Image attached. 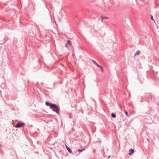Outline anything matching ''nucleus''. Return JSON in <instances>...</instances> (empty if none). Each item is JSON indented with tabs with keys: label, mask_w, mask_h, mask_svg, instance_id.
Here are the masks:
<instances>
[{
	"label": "nucleus",
	"mask_w": 159,
	"mask_h": 159,
	"mask_svg": "<svg viewBox=\"0 0 159 159\" xmlns=\"http://www.w3.org/2000/svg\"><path fill=\"white\" fill-rule=\"evenodd\" d=\"M47 106H49L50 108L53 111L57 113H58L59 110L58 107L55 104H52L49 102H46L45 103Z\"/></svg>",
	"instance_id": "f257e3e1"
},
{
	"label": "nucleus",
	"mask_w": 159,
	"mask_h": 159,
	"mask_svg": "<svg viewBox=\"0 0 159 159\" xmlns=\"http://www.w3.org/2000/svg\"><path fill=\"white\" fill-rule=\"evenodd\" d=\"M25 125V123L20 122L18 123L16 125V128H19V127H21L23 126H24Z\"/></svg>",
	"instance_id": "f03ea898"
},
{
	"label": "nucleus",
	"mask_w": 159,
	"mask_h": 159,
	"mask_svg": "<svg viewBox=\"0 0 159 159\" xmlns=\"http://www.w3.org/2000/svg\"><path fill=\"white\" fill-rule=\"evenodd\" d=\"M71 45V43L70 41L69 40H68V41L67 42V43H66V44L65 46L66 48H68V47H69V46Z\"/></svg>",
	"instance_id": "7ed1b4c3"
},
{
	"label": "nucleus",
	"mask_w": 159,
	"mask_h": 159,
	"mask_svg": "<svg viewBox=\"0 0 159 159\" xmlns=\"http://www.w3.org/2000/svg\"><path fill=\"white\" fill-rule=\"evenodd\" d=\"M129 155H131L132 154L134 153V150L132 149H131L129 151Z\"/></svg>",
	"instance_id": "20e7f679"
},
{
	"label": "nucleus",
	"mask_w": 159,
	"mask_h": 159,
	"mask_svg": "<svg viewBox=\"0 0 159 159\" xmlns=\"http://www.w3.org/2000/svg\"><path fill=\"white\" fill-rule=\"evenodd\" d=\"M66 149H67V150L69 151V152L70 153H72V152L71 149L70 148H69L66 145Z\"/></svg>",
	"instance_id": "39448f33"
},
{
	"label": "nucleus",
	"mask_w": 159,
	"mask_h": 159,
	"mask_svg": "<svg viewBox=\"0 0 159 159\" xmlns=\"http://www.w3.org/2000/svg\"><path fill=\"white\" fill-rule=\"evenodd\" d=\"M140 51H138L136 53L134 54V57H135L136 55H139L140 53Z\"/></svg>",
	"instance_id": "423d86ee"
},
{
	"label": "nucleus",
	"mask_w": 159,
	"mask_h": 159,
	"mask_svg": "<svg viewBox=\"0 0 159 159\" xmlns=\"http://www.w3.org/2000/svg\"><path fill=\"white\" fill-rule=\"evenodd\" d=\"M111 116L113 118H115L116 117V115L115 114H114L113 113H111Z\"/></svg>",
	"instance_id": "0eeeda50"
},
{
	"label": "nucleus",
	"mask_w": 159,
	"mask_h": 159,
	"mask_svg": "<svg viewBox=\"0 0 159 159\" xmlns=\"http://www.w3.org/2000/svg\"><path fill=\"white\" fill-rule=\"evenodd\" d=\"M101 18L102 20L104 19H108V17H102V16H101Z\"/></svg>",
	"instance_id": "6e6552de"
},
{
	"label": "nucleus",
	"mask_w": 159,
	"mask_h": 159,
	"mask_svg": "<svg viewBox=\"0 0 159 159\" xmlns=\"http://www.w3.org/2000/svg\"><path fill=\"white\" fill-rule=\"evenodd\" d=\"M84 150H85L84 149H82V150L79 149L78 151L80 152H81L83 151H84Z\"/></svg>",
	"instance_id": "1a4fd4ad"
},
{
	"label": "nucleus",
	"mask_w": 159,
	"mask_h": 159,
	"mask_svg": "<svg viewBox=\"0 0 159 159\" xmlns=\"http://www.w3.org/2000/svg\"><path fill=\"white\" fill-rule=\"evenodd\" d=\"M125 114H126V116L128 117H129V115L128 114L127 112L126 111H125Z\"/></svg>",
	"instance_id": "9d476101"
},
{
	"label": "nucleus",
	"mask_w": 159,
	"mask_h": 159,
	"mask_svg": "<svg viewBox=\"0 0 159 159\" xmlns=\"http://www.w3.org/2000/svg\"><path fill=\"white\" fill-rule=\"evenodd\" d=\"M92 61L93 63L94 64H95V65H96L97 63L95 61H94L93 60H92Z\"/></svg>",
	"instance_id": "9b49d317"
},
{
	"label": "nucleus",
	"mask_w": 159,
	"mask_h": 159,
	"mask_svg": "<svg viewBox=\"0 0 159 159\" xmlns=\"http://www.w3.org/2000/svg\"><path fill=\"white\" fill-rule=\"evenodd\" d=\"M151 19L152 20H153L155 22V20H154L153 18V16L152 15H151Z\"/></svg>",
	"instance_id": "f8f14e48"
},
{
	"label": "nucleus",
	"mask_w": 159,
	"mask_h": 159,
	"mask_svg": "<svg viewBox=\"0 0 159 159\" xmlns=\"http://www.w3.org/2000/svg\"><path fill=\"white\" fill-rule=\"evenodd\" d=\"M95 65L98 67H100V66L97 63Z\"/></svg>",
	"instance_id": "ddd939ff"
},
{
	"label": "nucleus",
	"mask_w": 159,
	"mask_h": 159,
	"mask_svg": "<svg viewBox=\"0 0 159 159\" xmlns=\"http://www.w3.org/2000/svg\"><path fill=\"white\" fill-rule=\"evenodd\" d=\"M100 67V68H101V69L102 70H103V68H102V66H100V67Z\"/></svg>",
	"instance_id": "4468645a"
},
{
	"label": "nucleus",
	"mask_w": 159,
	"mask_h": 159,
	"mask_svg": "<svg viewBox=\"0 0 159 159\" xmlns=\"http://www.w3.org/2000/svg\"><path fill=\"white\" fill-rule=\"evenodd\" d=\"M147 139V140L148 141H149V140H148V139Z\"/></svg>",
	"instance_id": "2eb2a0df"
}]
</instances>
